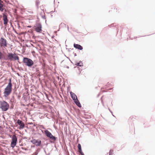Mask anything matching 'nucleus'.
<instances>
[{"mask_svg":"<svg viewBox=\"0 0 155 155\" xmlns=\"http://www.w3.org/2000/svg\"><path fill=\"white\" fill-rule=\"evenodd\" d=\"M9 105L8 103L5 101H0V108L3 111H7L9 108Z\"/></svg>","mask_w":155,"mask_h":155,"instance_id":"obj_2","label":"nucleus"},{"mask_svg":"<svg viewBox=\"0 0 155 155\" xmlns=\"http://www.w3.org/2000/svg\"><path fill=\"white\" fill-rule=\"evenodd\" d=\"M23 61L25 65L29 67H31L34 64L33 61L31 59L27 58H24Z\"/></svg>","mask_w":155,"mask_h":155,"instance_id":"obj_3","label":"nucleus"},{"mask_svg":"<svg viewBox=\"0 0 155 155\" xmlns=\"http://www.w3.org/2000/svg\"><path fill=\"white\" fill-rule=\"evenodd\" d=\"M102 103L103 105H104L107 103V98L102 96L101 98Z\"/></svg>","mask_w":155,"mask_h":155,"instance_id":"obj_14","label":"nucleus"},{"mask_svg":"<svg viewBox=\"0 0 155 155\" xmlns=\"http://www.w3.org/2000/svg\"><path fill=\"white\" fill-rule=\"evenodd\" d=\"M8 58L10 61H18L19 60V58L17 55L15 53H8Z\"/></svg>","mask_w":155,"mask_h":155,"instance_id":"obj_1","label":"nucleus"},{"mask_svg":"<svg viewBox=\"0 0 155 155\" xmlns=\"http://www.w3.org/2000/svg\"><path fill=\"white\" fill-rule=\"evenodd\" d=\"M70 94L72 98L74 100V101H77L78 99L76 95L72 92H70Z\"/></svg>","mask_w":155,"mask_h":155,"instance_id":"obj_12","label":"nucleus"},{"mask_svg":"<svg viewBox=\"0 0 155 155\" xmlns=\"http://www.w3.org/2000/svg\"><path fill=\"white\" fill-rule=\"evenodd\" d=\"M0 46L1 47L5 48L7 46V41L6 39L1 38L0 39Z\"/></svg>","mask_w":155,"mask_h":155,"instance_id":"obj_5","label":"nucleus"},{"mask_svg":"<svg viewBox=\"0 0 155 155\" xmlns=\"http://www.w3.org/2000/svg\"><path fill=\"white\" fill-rule=\"evenodd\" d=\"M3 54L0 51V60L2 59L3 58Z\"/></svg>","mask_w":155,"mask_h":155,"instance_id":"obj_19","label":"nucleus"},{"mask_svg":"<svg viewBox=\"0 0 155 155\" xmlns=\"http://www.w3.org/2000/svg\"><path fill=\"white\" fill-rule=\"evenodd\" d=\"M31 141L33 144L37 146H40L41 144V141L40 140L33 139L31 140Z\"/></svg>","mask_w":155,"mask_h":155,"instance_id":"obj_9","label":"nucleus"},{"mask_svg":"<svg viewBox=\"0 0 155 155\" xmlns=\"http://www.w3.org/2000/svg\"><path fill=\"white\" fill-rule=\"evenodd\" d=\"M114 10H117V8H116V9H115V8H114Z\"/></svg>","mask_w":155,"mask_h":155,"instance_id":"obj_24","label":"nucleus"},{"mask_svg":"<svg viewBox=\"0 0 155 155\" xmlns=\"http://www.w3.org/2000/svg\"><path fill=\"white\" fill-rule=\"evenodd\" d=\"M17 138L15 135H14L12 137V140L11 143V146L13 148L16 145L17 143Z\"/></svg>","mask_w":155,"mask_h":155,"instance_id":"obj_7","label":"nucleus"},{"mask_svg":"<svg viewBox=\"0 0 155 155\" xmlns=\"http://www.w3.org/2000/svg\"><path fill=\"white\" fill-rule=\"evenodd\" d=\"M74 48L80 50H82L83 48L81 45L77 44H74Z\"/></svg>","mask_w":155,"mask_h":155,"instance_id":"obj_13","label":"nucleus"},{"mask_svg":"<svg viewBox=\"0 0 155 155\" xmlns=\"http://www.w3.org/2000/svg\"><path fill=\"white\" fill-rule=\"evenodd\" d=\"M3 18L4 21V24L6 25L7 24L8 20L6 15L5 13L3 14Z\"/></svg>","mask_w":155,"mask_h":155,"instance_id":"obj_11","label":"nucleus"},{"mask_svg":"<svg viewBox=\"0 0 155 155\" xmlns=\"http://www.w3.org/2000/svg\"><path fill=\"white\" fill-rule=\"evenodd\" d=\"M12 91V86L7 85L4 90V96L7 97L9 95Z\"/></svg>","mask_w":155,"mask_h":155,"instance_id":"obj_4","label":"nucleus"},{"mask_svg":"<svg viewBox=\"0 0 155 155\" xmlns=\"http://www.w3.org/2000/svg\"><path fill=\"white\" fill-rule=\"evenodd\" d=\"M44 133L47 137L54 141H55L56 140V138L55 137L53 136L51 133L48 130H45Z\"/></svg>","mask_w":155,"mask_h":155,"instance_id":"obj_6","label":"nucleus"},{"mask_svg":"<svg viewBox=\"0 0 155 155\" xmlns=\"http://www.w3.org/2000/svg\"><path fill=\"white\" fill-rule=\"evenodd\" d=\"M8 85L11 86H12V84L11 83V79H9V83L8 84Z\"/></svg>","mask_w":155,"mask_h":155,"instance_id":"obj_20","label":"nucleus"},{"mask_svg":"<svg viewBox=\"0 0 155 155\" xmlns=\"http://www.w3.org/2000/svg\"><path fill=\"white\" fill-rule=\"evenodd\" d=\"M77 66H83V64L82 62L80 61L79 62L75 64Z\"/></svg>","mask_w":155,"mask_h":155,"instance_id":"obj_17","label":"nucleus"},{"mask_svg":"<svg viewBox=\"0 0 155 155\" xmlns=\"http://www.w3.org/2000/svg\"><path fill=\"white\" fill-rule=\"evenodd\" d=\"M3 5L2 4H0V11L2 12H3L5 9L3 8Z\"/></svg>","mask_w":155,"mask_h":155,"instance_id":"obj_16","label":"nucleus"},{"mask_svg":"<svg viewBox=\"0 0 155 155\" xmlns=\"http://www.w3.org/2000/svg\"><path fill=\"white\" fill-rule=\"evenodd\" d=\"M35 31L38 32H41L42 31V26L39 23H38L36 25L34 26Z\"/></svg>","mask_w":155,"mask_h":155,"instance_id":"obj_8","label":"nucleus"},{"mask_svg":"<svg viewBox=\"0 0 155 155\" xmlns=\"http://www.w3.org/2000/svg\"><path fill=\"white\" fill-rule=\"evenodd\" d=\"M3 1H2L1 0H0V4H2V3H3Z\"/></svg>","mask_w":155,"mask_h":155,"instance_id":"obj_22","label":"nucleus"},{"mask_svg":"<svg viewBox=\"0 0 155 155\" xmlns=\"http://www.w3.org/2000/svg\"><path fill=\"white\" fill-rule=\"evenodd\" d=\"M78 151L79 152L82 154V152L81 149V146L80 144H78Z\"/></svg>","mask_w":155,"mask_h":155,"instance_id":"obj_15","label":"nucleus"},{"mask_svg":"<svg viewBox=\"0 0 155 155\" xmlns=\"http://www.w3.org/2000/svg\"><path fill=\"white\" fill-rule=\"evenodd\" d=\"M109 155H113V151L110 150L109 152Z\"/></svg>","mask_w":155,"mask_h":155,"instance_id":"obj_21","label":"nucleus"},{"mask_svg":"<svg viewBox=\"0 0 155 155\" xmlns=\"http://www.w3.org/2000/svg\"><path fill=\"white\" fill-rule=\"evenodd\" d=\"M18 124L20 125L19 128L20 129H23L25 127V124L21 120L18 119L17 120V122Z\"/></svg>","mask_w":155,"mask_h":155,"instance_id":"obj_10","label":"nucleus"},{"mask_svg":"<svg viewBox=\"0 0 155 155\" xmlns=\"http://www.w3.org/2000/svg\"><path fill=\"white\" fill-rule=\"evenodd\" d=\"M28 27L29 28H31V26H28Z\"/></svg>","mask_w":155,"mask_h":155,"instance_id":"obj_23","label":"nucleus"},{"mask_svg":"<svg viewBox=\"0 0 155 155\" xmlns=\"http://www.w3.org/2000/svg\"><path fill=\"white\" fill-rule=\"evenodd\" d=\"M74 101L78 106L79 107H81V104L78 99L77 101Z\"/></svg>","mask_w":155,"mask_h":155,"instance_id":"obj_18","label":"nucleus"}]
</instances>
